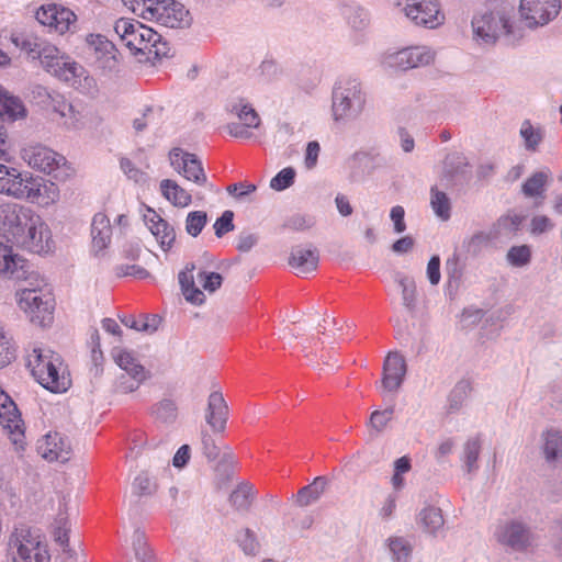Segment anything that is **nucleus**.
<instances>
[{
    "instance_id": "nucleus-1",
    "label": "nucleus",
    "mask_w": 562,
    "mask_h": 562,
    "mask_svg": "<svg viewBox=\"0 0 562 562\" xmlns=\"http://www.w3.org/2000/svg\"><path fill=\"white\" fill-rule=\"evenodd\" d=\"M515 4L508 0H487L484 9L472 19L473 38L480 44H495L504 38L515 44L522 36V30L515 25Z\"/></svg>"
},
{
    "instance_id": "nucleus-2",
    "label": "nucleus",
    "mask_w": 562,
    "mask_h": 562,
    "mask_svg": "<svg viewBox=\"0 0 562 562\" xmlns=\"http://www.w3.org/2000/svg\"><path fill=\"white\" fill-rule=\"evenodd\" d=\"M367 92L357 78L338 81L331 92V114L337 123L358 120L364 111Z\"/></svg>"
},
{
    "instance_id": "nucleus-3",
    "label": "nucleus",
    "mask_w": 562,
    "mask_h": 562,
    "mask_svg": "<svg viewBox=\"0 0 562 562\" xmlns=\"http://www.w3.org/2000/svg\"><path fill=\"white\" fill-rule=\"evenodd\" d=\"M0 222L3 229L18 243H34L37 226H43L40 216L35 215L31 209L15 203L0 205Z\"/></svg>"
},
{
    "instance_id": "nucleus-4",
    "label": "nucleus",
    "mask_w": 562,
    "mask_h": 562,
    "mask_svg": "<svg viewBox=\"0 0 562 562\" xmlns=\"http://www.w3.org/2000/svg\"><path fill=\"white\" fill-rule=\"evenodd\" d=\"M43 539L40 529L19 525L9 537L8 549L11 553L16 552L23 562H49L50 555Z\"/></svg>"
},
{
    "instance_id": "nucleus-5",
    "label": "nucleus",
    "mask_w": 562,
    "mask_h": 562,
    "mask_svg": "<svg viewBox=\"0 0 562 562\" xmlns=\"http://www.w3.org/2000/svg\"><path fill=\"white\" fill-rule=\"evenodd\" d=\"M35 360L32 367V373L37 382L55 393L65 392L70 385V380L60 373L61 360L59 355L47 350H34Z\"/></svg>"
},
{
    "instance_id": "nucleus-6",
    "label": "nucleus",
    "mask_w": 562,
    "mask_h": 562,
    "mask_svg": "<svg viewBox=\"0 0 562 562\" xmlns=\"http://www.w3.org/2000/svg\"><path fill=\"white\" fill-rule=\"evenodd\" d=\"M42 67L50 75L71 87H77L80 77L85 74V68L69 57L63 55L60 50L48 43L42 48L41 56L37 57Z\"/></svg>"
},
{
    "instance_id": "nucleus-7",
    "label": "nucleus",
    "mask_w": 562,
    "mask_h": 562,
    "mask_svg": "<svg viewBox=\"0 0 562 562\" xmlns=\"http://www.w3.org/2000/svg\"><path fill=\"white\" fill-rule=\"evenodd\" d=\"M21 156L30 167L53 175L56 180L64 181L69 177L66 158L44 145H29L22 149Z\"/></svg>"
},
{
    "instance_id": "nucleus-8",
    "label": "nucleus",
    "mask_w": 562,
    "mask_h": 562,
    "mask_svg": "<svg viewBox=\"0 0 562 562\" xmlns=\"http://www.w3.org/2000/svg\"><path fill=\"white\" fill-rule=\"evenodd\" d=\"M114 31L134 55H146L155 41H159L157 31L127 18L119 19L114 24Z\"/></svg>"
},
{
    "instance_id": "nucleus-9",
    "label": "nucleus",
    "mask_w": 562,
    "mask_h": 562,
    "mask_svg": "<svg viewBox=\"0 0 562 562\" xmlns=\"http://www.w3.org/2000/svg\"><path fill=\"white\" fill-rule=\"evenodd\" d=\"M42 179L25 177L15 168H9L0 164V193H5L18 199L36 200L42 195Z\"/></svg>"
},
{
    "instance_id": "nucleus-10",
    "label": "nucleus",
    "mask_w": 562,
    "mask_h": 562,
    "mask_svg": "<svg viewBox=\"0 0 562 562\" xmlns=\"http://www.w3.org/2000/svg\"><path fill=\"white\" fill-rule=\"evenodd\" d=\"M19 304L32 323L45 327L53 322L55 305L48 289H23Z\"/></svg>"
},
{
    "instance_id": "nucleus-11",
    "label": "nucleus",
    "mask_w": 562,
    "mask_h": 562,
    "mask_svg": "<svg viewBox=\"0 0 562 562\" xmlns=\"http://www.w3.org/2000/svg\"><path fill=\"white\" fill-rule=\"evenodd\" d=\"M396 5L417 26L436 29L445 22L438 0H397Z\"/></svg>"
},
{
    "instance_id": "nucleus-12",
    "label": "nucleus",
    "mask_w": 562,
    "mask_h": 562,
    "mask_svg": "<svg viewBox=\"0 0 562 562\" xmlns=\"http://www.w3.org/2000/svg\"><path fill=\"white\" fill-rule=\"evenodd\" d=\"M0 426L16 450L25 446V427L21 413L12 398L0 387Z\"/></svg>"
},
{
    "instance_id": "nucleus-13",
    "label": "nucleus",
    "mask_w": 562,
    "mask_h": 562,
    "mask_svg": "<svg viewBox=\"0 0 562 562\" xmlns=\"http://www.w3.org/2000/svg\"><path fill=\"white\" fill-rule=\"evenodd\" d=\"M494 537L503 547L518 552L526 551L533 541L529 527L514 519L497 525Z\"/></svg>"
},
{
    "instance_id": "nucleus-14",
    "label": "nucleus",
    "mask_w": 562,
    "mask_h": 562,
    "mask_svg": "<svg viewBox=\"0 0 562 562\" xmlns=\"http://www.w3.org/2000/svg\"><path fill=\"white\" fill-rule=\"evenodd\" d=\"M560 10V0H521L519 5L521 19L529 29L548 24Z\"/></svg>"
},
{
    "instance_id": "nucleus-15",
    "label": "nucleus",
    "mask_w": 562,
    "mask_h": 562,
    "mask_svg": "<svg viewBox=\"0 0 562 562\" xmlns=\"http://www.w3.org/2000/svg\"><path fill=\"white\" fill-rule=\"evenodd\" d=\"M149 15L160 25L169 29H187L192 24V16L186 7L175 0H158L150 9Z\"/></svg>"
},
{
    "instance_id": "nucleus-16",
    "label": "nucleus",
    "mask_w": 562,
    "mask_h": 562,
    "mask_svg": "<svg viewBox=\"0 0 562 562\" xmlns=\"http://www.w3.org/2000/svg\"><path fill=\"white\" fill-rule=\"evenodd\" d=\"M35 19L49 32L60 35L69 32L77 21L76 14L70 9L56 3L41 5L35 12Z\"/></svg>"
},
{
    "instance_id": "nucleus-17",
    "label": "nucleus",
    "mask_w": 562,
    "mask_h": 562,
    "mask_svg": "<svg viewBox=\"0 0 562 562\" xmlns=\"http://www.w3.org/2000/svg\"><path fill=\"white\" fill-rule=\"evenodd\" d=\"M169 161L172 168L187 180L198 186L207 184L202 161L195 154L175 147L169 151Z\"/></svg>"
},
{
    "instance_id": "nucleus-18",
    "label": "nucleus",
    "mask_w": 562,
    "mask_h": 562,
    "mask_svg": "<svg viewBox=\"0 0 562 562\" xmlns=\"http://www.w3.org/2000/svg\"><path fill=\"white\" fill-rule=\"evenodd\" d=\"M25 116V108L19 98L10 95L7 90L0 86V159L8 161L10 159V144L7 139V133L3 131V121L7 117L13 122Z\"/></svg>"
},
{
    "instance_id": "nucleus-19",
    "label": "nucleus",
    "mask_w": 562,
    "mask_h": 562,
    "mask_svg": "<svg viewBox=\"0 0 562 562\" xmlns=\"http://www.w3.org/2000/svg\"><path fill=\"white\" fill-rule=\"evenodd\" d=\"M435 52L428 46L406 47L386 57V65L400 70L423 67L431 64Z\"/></svg>"
},
{
    "instance_id": "nucleus-20",
    "label": "nucleus",
    "mask_w": 562,
    "mask_h": 562,
    "mask_svg": "<svg viewBox=\"0 0 562 562\" xmlns=\"http://www.w3.org/2000/svg\"><path fill=\"white\" fill-rule=\"evenodd\" d=\"M27 272L26 261L13 254L9 239L0 234V274L22 280L27 278Z\"/></svg>"
},
{
    "instance_id": "nucleus-21",
    "label": "nucleus",
    "mask_w": 562,
    "mask_h": 562,
    "mask_svg": "<svg viewBox=\"0 0 562 562\" xmlns=\"http://www.w3.org/2000/svg\"><path fill=\"white\" fill-rule=\"evenodd\" d=\"M540 454L551 468L562 467V430L549 428L540 436Z\"/></svg>"
},
{
    "instance_id": "nucleus-22",
    "label": "nucleus",
    "mask_w": 562,
    "mask_h": 562,
    "mask_svg": "<svg viewBox=\"0 0 562 562\" xmlns=\"http://www.w3.org/2000/svg\"><path fill=\"white\" fill-rule=\"evenodd\" d=\"M38 450L47 461L66 462L70 459L69 439L59 432L47 434L38 445Z\"/></svg>"
},
{
    "instance_id": "nucleus-23",
    "label": "nucleus",
    "mask_w": 562,
    "mask_h": 562,
    "mask_svg": "<svg viewBox=\"0 0 562 562\" xmlns=\"http://www.w3.org/2000/svg\"><path fill=\"white\" fill-rule=\"evenodd\" d=\"M405 373V359L398 352H389L383 366V387L389 392L397 391L403 383Z\"/></svg>"
},
{
    "instance_id": "nucleus-24",
    "label": "nucleus",
    "mask_w": 562,
    "mask_h": 562,
    "mask_svg": "<svg viewBox=\"0 0 562 562\" xmlns=\"http://www.w3.org/2000/svg\"><path fill=\"white\" fill-rule=\"evenodd\" d=\"M228 419V406L220 392H212L207 400L205 422L214 432H223Z\"/></svg>"
},
{
    "instance_id": "nucleus-25",
    "label": "nucleus",
    "mask_w": 562,
    "mask_h": 562,
    "mask_svg": "<svg viewBox=\"0 0 562 562\" xmlns=\"http://www.w3.org/2000/svg\"><path fill=\"white\" fill-rule=\"evenodd\" d=\"M144 221L151 234L159 241L160 247L164 250L171 248L176 238L173 227L169 225V223L160 215H158L151 207H147V214L144 215Z\"/></svg>"
},
{
    "instance_id": "nucleus-26",
    "label": "nucleus",
    "mask_w": 562,
    "mask_h": 562,
    "mask_svg": "<svg viewBox=\"0 0 562 562\" xmlns=\"http://www.w3.org/2000/svg\"><path fill=\"white\" fill-rule=\"evenodd\" d=\"M319 254L315 247L303 248L296 246L292 249L289 257V265L297 270L299 273L305 274L317 269Z\"/></svg>"
},
{
    "instance_id": "nucleus-27",
    "label": "nucleus",
    "mask_w": 562,
    "mask_h": 562,
    "mask_svg": "<svg viewBox=\"0 0 562 562\" xmlns=\"http://www.w3.org/2000/svg\"><path fill=\"white\" fill-rule=\"evenodd\" d=\"M10 41L15 47L24 52L33 60L41 56L42 48L48 44L47 41L41 38L33 32L26 31L12 33Z\"/></svg>"
},
{
    "instance_id": "nucleus-28",
    "label": "nucleus",
    "mask_w": 562,
    "mask_h": 562,
    "mask_svg": "<svg viewBox=\"0 0 562 562\" xmlns=\"http://www.w3.org/2000/svg\"><path fill=\"white\" fill-rule=\"evenodd\" d=\"M112 227L110 220L103 213H97L91 223L92 249L95 252L102 251L110 244Z\"/></svg>"
},
{
    "instance_id": "nucleus-29",
    "label": "nucleus",
    "mask_w": 562,
    "mask_h": 562,
    "mask_svg": "<svg viewBox=\"0 0 562 562\" xmlns=\"http://www.w3.org/2000/svg\"><path fill=\"white\" fill-rule=\"evenodd\" d=\"M113 358L116 364L125 371L130 376L147 380L149 373L145 368L136 360V358L127 350L113 349Z\"/></svg>"
},
{
    "instance_id": "nucleus-30",
    "label": "nucleus",
    "mask_w": 562,
    "mask_h": 562,
    "mask_svg": "<svg viewBox=\"0 0 562 562\" xmlns=\"http://www.w3.org/2000/svg\"><path fill=\"white\" fill-rule=\"evenodd\" d=\"M326 476H316L313 482L299 490L296 494V504L300 507H306L317 502L328 486Z\"/></svg>"
},
{
    "instance_id": "nucleus-31",
    "label": "nucleus",
    "mask_w": 562,
    "mask_h": 562,
    "mask_svg": "<svg viewBox=\"0 0 562 562\" xmlns=\"http://www.w3.org/2000/svg\"><path fill=\"white\" fill-rule=\"evenodd\" d=\"M417 524L425 532L437 536L442 531L445 525L441 509L435 506L423 508L418 514Z\"/></svg>"
},
{
    "instance_id": "nucleus-32",
    "label": "nucleus",
    "mask_w": 562,
    "mask_h": 562,
    "mask_svg": "<svg viewBox=\"0 0 562 562\" xmlns=\"http://www.w3.org/2000/svg\"><path fill=\"white\" fill-rule=\"evenodd\" d=\"M160 192L166 200L178 207H186L192 202L191 194L171 179H164L160 182Z\"/></svg>"
},
{
    "instance_id": "nucleus-33",
    "label": "nucleus",
    "mask_w": 562,
    "mask_h": 562,
    "mask_svg": "<svg viewBox=\"0 0 562 562\" xmlns=\"http://www.w3.org/2000/svg\"><path fill=\"white\" fill-rule=\"evenodd\" d=\"M187 270L179 273V283L186 300L192 304H203L204 293L195 286L191 272L195 269L194 263L187 265Z\"/></svg>"
},
{
    "instance_id": "nucleus-34",
    "label": "nucleus",
    "mask_w": 562,
    "mask_h": 562,
    "mask_svg": "<svg viewBox=\"0 0 562 562\" xmlns=\"http://www.w3.org/2000/svg\"><path fill=\"white\" fill-rule=\"evenodd\" d=\"M69 531L68 515L60 509L54 522V540L63 548V552L68 559H74L76 552L69 547Z\"/></svg>"
},
{
    "instance_id": "nucleus-35",
    "label": "nucleus",
    "mask_w": 562,
    "mask_h": 562,
    "mask_svg": "<svg viewBox=\"0 0 562 562\" xmlns=\"http://www.w3.org/2000/svg\"><path fill=\"white\" fill-rule=\"evenodd\" d=\"M549 180V171H536L522 183L521 193L529 199H543Z\"/></svg>"
},
{
    "instance_id": "nucleus-36",
    "label": "nucleus",
    "mask_w": 562,
    "mask_h": 562,
    "mask_svg": "<svg viewBox=\"0 0 562 562\" xmlns=\"http://www.w3.org/2000/svg\"><path fill=\"white\" fill-rule=\"evenodd\" d=\"M227 110L236 115L241 124L248 128H257L260 125V117L257 111L244 99H238L227 105Z\"/></svg>"
},
{
    "instance_id": "nucleus-37",
    "label": "nucleus",
    "mask_w": 562,
    "mask_h": 562,
    "mask_svg": "<svg viewBox=\"0 0 562 562\" xmlns=\"http://www.w3.org/2000/svg\"><path fill=\"white\" fill-rule=\"evenodd\" d=\"M255 498L254 487L248 482L239 483L228 497L231 506L237 512H248Z\"/></svg>"
},
{
    "instance_id": "nucleus-38",
    "label": "nucleus",
    "mask_w": 562,
    "mask_h": 562,
    "mask_svg": "<svg viewBox=\"0 0 562 562\" xmlns=\"http://www.w3.org/2000/svg\"><path fill=\"white\" fill-rule=\"evenodd\" d=\"M430 206L441 221H448L451 217V201L447 193L436 186L430 188Z\"/></svg>"
},
{
    "instance_id": "nucleus-39",
    "label": "nucleus",
    "mask_w": 562,
    "mask_h": 562,
    "mask_svg": "<svg viewBox=\"0 0 562 562\" xmlns=\"http://www.w3.org/2000/svg\"><path fill=\"white\" fill-rule=\"evenodd\" d=\"M492 236L485 232H476L472 236L464 238L462 248L471 257H477L485 248L490 246Z\"/></svg>"
},
{
    "instance_id": "nucleus-40",
    "label": "nucleus",
    "mask_w": 562,
    "mask_h": 562,
    "mask_svg": "<svg viewBox=\"0 0 562 562\" xmlns=\"http://www.w3.org/2000/svg\"><path fill=\"white\" fill-rule=\"evenodd\" d=\"M481 452V439L480 436L469 438L463 446L462 460L464 468L468 473H472L477 470V459Z\"/></svg>"
},
{
    "instance_id": "nucleus-41",
    "label": "nucleus",
    "mask_w": 562,
    "mask_h": 562,
    "mask_svg": "<svg viewBox=\"0 0 562 562\" xmlns=\"http://www.w3.org/2000/svg\"><path fill=\"white\" fill-rule=\"evenodd\" d=\"M132 546L135 559L138 562H157L151 549L148 547L146 537L143 531L136 529L133 533Z\"/></svg>"
},
{
    "instance_id": "nucleus-42",
    "label": "nucleus",
    "mask_w": 562,
    "mask_h": 562,
    "mask_svg": "<svg viewBox=\"0 0 562 562\" xmlns=\"http://www.w3.org/2000/svg\"><path fill=\"white\" fill-rule=\"evenodd\" d=\"M520 136L525 142V148L536 151L544 134L541 127H535L529 120H525L520 127Z\"/></svg>"
},
{
    "instance_id": "nucleus-43",
    "label": "nucleus",
    "mask_w": 562,
    "mask_h": 562,
    "mask_svg": "<svg viewBox=\"0 0 562 562\" xmlns=\"http://www.w3.org/2000/svg\"><path fill=\"white\" fill-rule=\"evenodd\" d=\"M471 392V383L468 380L459 381L449 395V412L459 411Z\"/></svg>"
},
{
    "instance_id": "nucleus-44",
    "label": "nucleus",
    "mask_w": 562,
    "mask_h": 562,
    "mask_svg": "<svg viewBox=\"0 0 562 562\" xmlns=\"http://www.w3.org/2000/svg\"><path fill=\"white\" fill-rule=\"evenodd\" d=\"M88 45L94 49L95 53H101L106 56L108 61L112 60L113 64L116 63L115 59V46L112 42L106 40L103 35L100 34H90L87 37Z\"/></svg>"
},
{
    "instance_id": "nucleus-45",
    "label": "nucleus",
    "mask_w": 562,
    "mask_h": 562,
    "mask_svg": "<svg viewBox=\"0 0 562 562\" xmlns=\"http://www.w3.org/2000/svg\"><path fill=\"white\" fill-rule=\"evenodd\" d=\"M236 541L238 542L243 552L247 555H256L259 551L260 544L257 539V536L249 528H245L238 531L236 536Z\"/></svg>"
},
{
    "instance_id": "nucleus-46",
    "label": "nucleus",
    "mask_w": 562,
    "mask_h": 562,
    "mask_svg": "<svg viewBox=\"0 0 562 562\" xmlns=\"http://www.w3.org/2000/svg\"><path fill=\"white\" fill-rule=\"evenodd\" d=\"M389 548L395 562H407L412 547L403 537H391Z\"/></svg>"
},
{
    "instance_id": "nucleus-47",
    "label": "nucleus",
    "mask_w": 562,
    "mask_h": 562,
    "mask_svg": "<svg viewBox=\"0 0 562 562\" xmlns=\"http://www.w3.org/2000/svg\"><path fill=\"white\" fill-rule=\"evenodd\" d=\"M155 417L166 424L173 423L178 416V408L173 401L162 400L153 411Z\"/></svg>"
},
{
    "instance_id": "nucleus-48",
    "label": "nucleus",
    "mask_w": 562,
    "mask_h": 562,
    "mask_svg": "<svg viewBox=\"0 0 562 562\" xmlns=\"http://www.w3.org/2000/svg\"><path fill=\"white\" fill-rule=\"evenodd\" d=\"M207 223V214L204 211H192L187 215L186 231L192 236L196 237L200 235L202 229Z\"/></svg>"
},
{
    "instance_id": "nucleus-49",
    "label": "nucleus",
    "mask_w": 562,
    "mask_h": 562,
    "mask_svg": "<svg viewBox=\"0 0 562 562\" xmlns=\"http://www.w3.org/2000/svg\"><path fill=\"white\" fill-rule=\"evenodd\" d=\"M507 261L514 267L527 266L531 260V250L527 245L513 246L506 255Z\"/></svg>"
},
{
    "instance_id": "nucleus-50",
    "label": "nucleus",
    "mask_w": 562,
    "mask_h": 562,
    "mask_svg": "<svg viewBox=\"0 0 562 562\" xmlns=\"http://www.w3.org/2000/svg\"><path fill=\"white\" fill-rule=\"evenodd\" d=\"M156 483L146 472L139 473L132 483L133 493L136 496H150L156 492Z\"/></svg>"
},
{
    "instance_id": "nucleus-51",
    "label": "nucleus",
    "mask_w": 562,
    "mask_h": 562,
    "mask_svg": "<svg viewBox=\"0 0 562 562\" xmlns=\"http://www.w3.org/2000/svg\"><path fill=\"white\" fill-rule=\"evenodd\" d=\"M398 283L402 288V297L404 306L413 311L416 306V284L413 279L407 277H402L398 280Z\"/></svg>"
},
{
    "instance_id": "nucleus-52",
    "label": "nucleus",
    "mask_w": 562,
    "mask_h": 562,
    "mask_svg": "<svg viewBox=\"0 0 562 562\" xmlns=\"http://www.w3.org/2000/svg\"><path fill=\"white\" fill-rule=\"evenodd\" d=\"M15 359V346L10 337L0 329V368H4Z\"/></svg>"
},
{
    "instance_id": "nucleus-53",
    "label": "nucleus",
    "mask_w": 562,
    "mask_h": 562,
    "mask_svg": "<svg viewBox=\"0 0 562 562\" xmlns=\"http://www.w3.org/2000/svg\"><path fill=\"white\" fill-rule=\"evenodd\" d=\"M295 170L292 167H286L279 171L270 181L271 189L282 191L291 187L295 179Z\"/></svg>"
},
{
    "instance_id": "nucleus-54",
    "label": "nucleus",
    "mask_w": 562,
    "mask_h": 562,
    "mask_svg": "<svg viewBox=\"0 0 562 562\" xmlns=\"http://www.w3.org/2000/svg\"><path fill=\"white\" fill-rule=\"evenodd\" d=\"M135 14L145 20H151L150 9H154L158 0H122Z\"/></svg>"
},
{
    "instance_id": "nucleus-55",
    "label": "nucleus",
    "mask_w": 562,
    "mask_h": 562,
    "mask_svg": "<svg viewBox=\"0 0 562 562\" xmlns=\"http://www.w3.org/2000/svg\"><path fill=\"white\" fill-rule=\"evenodd\" d=\"M233 221H234V212L229 211V210L224 211L213 225L214 231H215V236L217 238H221L225 234L233 232L235 228Z\"/></svg>"
},
{
    "instance_id": "nucleus-56",
    "label": "nucleus",
    "mask_w": 562,
    "mask_h": 562,
    "mask_svg": "<svg viewBox=\"0 0 562 562\" xmlns=\"http://www.w3.org/2000/svg\"><path fill=\"white\" fill-rule=\"evenodd\" d=\"M394 407H387L384 411H374L370 416V426L378 432H381L392 419Z\"/></svg>"
},
{
    "instance_id": "nucleus-57",
    "label": "nucleus",
    "mask_w": 562,
    "mask_h": 562,
    "mask_svg": "<svg viewBox=\"0 0 562 562\" xmlns=\"http://www.w3.org/2000/svg\"><path fill=\"white\" fill-rule=\"evenodd\" d=\"M201 445L202 452L210 462L215 461L218 458L220 448L215 443L214 438L207 431L201 432Z\"/></svg>"
},
{
    "instance_id": "nucleus-58",
    "label": "nucleus",
    "mask_w": 562,
    "mask_h": 562,
    "mask_svg": "<svg viewBox=\"0 0 562 562\" xmlns=\"http://www.w3.org/2000/svg\"><path fill=\"white\" fill-rule=\"evenodd\" d=\"M145 380L130 376L127 373H122L115 382V391L119 393H131L136 391Z\"/></svg>"
},
{
    "instance_id": "nucleus-59",
    "label": "nucleus",
    "mask_w": 562,
    "mask_h": 562,
    "mask_svg": "<svg viewBox=\"0 0 562 562\" xmlns=\"http://www.w3.org/2000/svg\"><path fill=\"white\" fill-rule=\"evenodd\" d=\"M200 282L205 291L210 293L215 292L221 288L223 282V277L217 272H200L198 274Z\"/></svg>"
},
{
    "instance_id": "nucleus-60",
    "label": "nucleus",
    "mask_w": 562,
    "mask_h": 562,
    "mask_svg": "<svg viewBox=\"0 0 562 562\" xmlns=\"http://www.w3.org/2000/svg\"><path fill=\"white\" fill-rule=\"evenodd\" d=\"M524 218L525 217L522 215L506 214V215L501 216L497 220V225L502 231H506L509 233H516L519 231Z\"/></svg>"
},
{
    "instance_id": "nucleus-61",
    "label": "nucleus",
    "mask_w": 562,
    "mask_h": 562,
    "mask_svg": "<svg viewBox=\"0 0 562 562\" xmlns=\"http://www.w3.org/2000/svg\"><path fill=\"white\" fill-rule=\"evenodd\" d=\"M554 223L547 215H536L530 221V233L541 235L553 229Z\"/></svg>"
},
{
    "instance_id": "nucleus-62",
    "label": "nucleus",
    "mask_w": 562,
    "mask_h": 562,
    "mask_svg": "<svg viewBox=\"0 0 562 562\" xmlns=\"http://www.w3.org/2000/svg\"><path fill=\"white\" fill-rule=\"evenodd\" d=\"M115 274L117 277L132 276L137 279H146L149 277V272L137 265H119L115 267Z\"/></svg>"
},
{
    "instance_id": "nucleus-63",
    "label": "nucleus",
    "mask_w": 562,
    "mask_h": 562,
    "mask_svg": "<svg viewBox=\"0 0 562 562\" xmlns=\"http://www.w3.org/2000/svg\"><path fill=\"white\" fill-rule=\"evenodd\" d=\"M120 167L130 180L138 183L145 180V173L126 157L120 160Z\"/></svg>"
},
{
    "instance_id": "nucleus-64",
    "label": "nucleus",
    "mask_w": 562,
    "mask_h": 562,
    "mask_svg": "<svg viewBox=\"0 0 562 562\" xmlns=\"http://www.w3.org/2000/svg\"><path fill=\"white\" fill-rule=\"evenodd\" d=\"M121 322L126 327L135 329L137 331L154 333L157 329V326L155 324H150L147 317L144 321H137L133 316H124L123 318H121Z\"/></svg>"
}]
</instances>
